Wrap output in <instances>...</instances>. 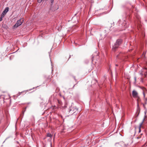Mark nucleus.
Segmentation results:
<instances>
[{
    "instance_id": "17",
    "label": "nucleus",
    "mask_w": 147,
    "mask_h": 147,
    "mask_svg": "<svg viewBox=\"0 0 147 147\" xmlns=\"http://www.w3.org/2000/svg\"><path fill=\"white\" fill-rule=\"evenodd\" d=\"M137 139H139V138H140V137H137Z\"/></svg>"
},
{
    "instance_id": "12",
    "label": "nucleus",
    "mask_w": 147,
    "mask_h": 147,
    "mask_svg": "<svg viewBox=\"0 0 147 147\" xmlns=\"http://www.w3.org/2000/svg\"><path fill=\"white\" fill-rule=\"evenodd\" d=\"M134 80H135V82H134V83L136 84V76H135L134 77Z\"/></svg>"
},
{
    "instance_id": "4",
    "label": "nucleus",
    "mask_w": 147,
    "mask_h": 147,
    "mask_svg": "<svg viewBox=\"0 0 147 147\" xmlns=\"http://www.w3.org/2000/svg\"><path fill=\"white\" fill-rule=\"evenodd\" d=\"M140 74L141 76H142L144 75L146 77L147 76V69L146 68H145L143 69L141 71V72L140 73Z\"/></svg>"
},
{
    "instance_id": "13",
    "label": "nucleus",
    "mask_w": 147,
    "mask_h": 147,
    "mask_svg": "<svg viewBox=\"0 0 147 147\" xmlns=\"http://www.w3.org/2000/svg\"><path fill=\"white\" fill-rule=\"evenodd\" d=\"M144 113H145V115H144V118L145 119V118L146 117V112L145 111Z\"/></svg>"
},
{
    "instance_id": "23",
    "label": "nucleus",
    "mask_w": 147,
    "mask_h": 147,
    "mask_svg": "<svg viewBox=\"0 0 147 147\" xmlns=\"http://www.w3.org/2000/svg\"><path fill=\"white\" fill-rule=\"evenodd\" d=\"M34 87L33 88V89H34Z\"/></svg>"
},
{
    "instance_id": "2",
    "label": "nucleus",
    "mask_w": 147,
    "mask_h": 147,
    "mask_svg": "<svg viewBox=\"0 0 147 147\" xmlns=\"http://www.w3.org/2000/svg\"><path fill=\"white\" fill-rule=\"evenodd\" d=\"M23 21V20H21V19L18 20L15 25L13 26V29L16 28L20 26L22 24Z\"/></svg>"
},
{
    "instance_id": "14",
    "label": "nucleus",
    "mask_w": 147,
    "mask_h": 147,
    "mask_svg": "<svg viewBox=\"0 0 147 147\" xmlns=\"http://www.w3.org/2000/svg\"><path fill=\"white\" fill-rule=\"evenodd\" d=\"M2 17H3L2 16L1 17H0V22L2 20Z\"/></svg>"
},
{
    "instance_id": "5",
    "label": "nucleus",
    "mask_w": 147,
    "mask_h": 147,
    "mask_svg": "<svg viewBox=\"0 0 147 147\" xmlns=\"http://www.w3.org/2000/svg\"><path fill=\"white\" fill-rule=\"evenodd\" d=\"M9 8L8 7H6L5 8V9L4 10L3 12H2V16H3V17L7 13V12L9 10Z\"/></svg>"
},
{
    "instance_id": "19",
    "label": "nucleus",
    "mask_w": 147,
    "mask_h": 147,
    "mask_svg": "<svg viewBox=\"0 0 147 147\" xmlns=\"http://www.w3.org/2000/svg\"><path fill=\"white\" fill-rule=\"evenodd\" d=\"M50 53H49V56L50 57Z\"/></svg>"
},
{
    "instance_id": "10",
    "label": "nucleus",
    "mask_w": 147,
    "mask_h": 147,
    "mask_svg": "<svg viewBox=\"0 0 147 147\" xmlns=\"http://www.w3.org/2000/svg\"><path fill=\"white\" fill-rule=\"evenodd\" d=\"M57 101L59 105H61L62 102L60 100H57Z\"/></svg>"
},
{
    "instance_id": "8",
    "label": "nucleus",
    "mask_w": 147,
    "mask_h": 147,
    "mask_svg": "<svg viewBox=\"0 0 147 147\" xmlns=\"http://www.w3.org/2000/svg\"><path fill=\"white\" fill-rule=\"evenodd\" d=\"M47 137H49L50 138H52V135L49 133H48L47 134Z\"/></svg>"
},
{
    "instance_id": "15",
    "label": "nucleus",
    "mask_w": 147,
    "mask_h": 147,
    "mask_svg": "<svg viewBox=\"0 0 147 147\" xmlns=\"http://www.w3.org/2000/svg\"><path fill=\"white\" fill-rule=\"evenodd\" d=\"M141 81L142 82V81H143V80H143V79H142V78H141Z\"/></svg>"
},
{
    "instance_id": "1",
    "label": "nucleus",
    "mask_w": 147,
    "mask_h": 147,
    "mask_svg": "<svg viewBox=\"0 0 147 147\" xmlns=\"http://www.w3.org/2000/svg\"><path fill=\"white\" fill-rule=\"evenodd\" d=\"M122 42V40L121 39L117 40L116 42L115 43L112 49L114 51H115L121 44Z\"/></svg>"
},
{
    "instance_id": "11",
    "label": "nucleus",
    "mask_w": 147,
    "mask_h": 147,
    "mask_svg": "<svg viewBox=\"0 0 147 147\" xmlns=\"http://www.w3.org/2000/svg\"><path fill=\"white\" fill-rule=\"evenodd\" d=\"M54 0H51V5L52 6Z\"/></svg>"
},
{
    "instance_id": "18",
    "label": "nucleus",
    "mask_w": 147,
    "mask_h": 147,
    "mask_svg": "<svg viewBox=\"0 0 147 147\" xmlns=\"http://www.w3.org/2000/svg\"><path fill=\"white\" fill-rule=\"evenodd\" d=\"M93 57H93H93H92V61H93Z\"/></svg>"
},
{
    "instance_id": "9",
    "label": "nucleus",
    "mask_w": 147,
    "mask_h": 147,
    "mask_svg": "<svg viewBox=\"0 0 147 147\" xmlns=\"http://www.w3.org/2000/svg\"><path fill=\"white\" fill-rule=\"evenodd\" d=\"M48 0H38V3H40L42 1H45V2L47 1Z\"/></svg>"
},
{
    "instance_id": "21",
    "label": "nucleus",
    "mask_w": 147,
    "mask_h": 147,
    "mask_svg": "<svg viewBox=\"0 0 147 147\" xmlns=\"http://www.w3.org/2000/svg\"><path fill=\"white\" fill-rule=\"evenodd\" d=\"M116 66H117V64H116Z\"/></svg>"
},
{
    "instance_id": "6",
    "label": "nucleus",
    "mask_w": 147,
    "mask_h": 147,
    "mask_svg": "<svg viewBox=\"0 0 147 147\" xmlns=\"http://www.w3.org/2000/svg\"><path fill=\"white\" fill-rule=\"evenodd\" d=\"M132 95L134 97H136L138 95V93L136 91L134 90L132 91Z\"/></svg>"
},
{
    "instance_id": "16",
    "label": "nucleus",
    "mask_w": 147,
    "mask_h": 147,
    "mask_svg": "<svg viewBox=\"0 0 147 147\" xmlns=\"http://www.w3.org/2000/svg\"><path fill=\"white\" fill-rule=\"evenodd\" d=\"M143 95H144V97H145V94H144V92H143Z\"/></svg>"
},
{
    "instance_id": "22",
    "label": "nucleus",
    "mask_w": 147,
    "mask_h": 147,
    "mask_svg": "<svg viewBox=\"0 0 147 147\" xmlns=\"http://www.w3.org/2000/svg\"><path fill=\"white\" fill-rule=\"evenodd\" d=\"M51 59H50V61H51V59Z\"/></svg>"
},
{
    "instance_id": "7",
    "label": "nucleus",
    "mask_w": 147,
    "mask_h": 147,
    "mask_svg": "<svg viewBox=\"0 0 147 147\" xmlns=\"http://www.w3.org/2000/svg\"><path fill=\"white\" fill-rule=\"evenodd\" d=\"M144 119H145V118H144L142 122L140 124L139 126V133L141 131L140 128H141V127L144 122Z\"/></svg>"
},
{
    "instance_id": "3",
    "label": "nucleus",
    "mask_w": 147,
    "mask_h": 147,
    "mask_svg": "<svg viewBox=\"0 0 147 147\" xmlns=\"http://www.w3.org/2000/svg\"><path fill=\"white\" fill-rule=\"evenodd\" d=\"M69 115H72L78 110V109L76 108H74L72 107H70L68 109Z\"/></svg>"
},
{
    "instance_id": "20",
    "label": "nucleus",
    "mask_w": 147,
    "mask_h": 147,
    "mask_svg": "<svg viewBox=\"0 0 147 147\" xmlns=\"http://www.w3.org/2000/svg\"><path fill=\"white\" fill-rule=\"evenodd\" d=\"M137 106L138 107L139 106V105L138 104V105H137Z\"/></svg>"
}]
</instances>
